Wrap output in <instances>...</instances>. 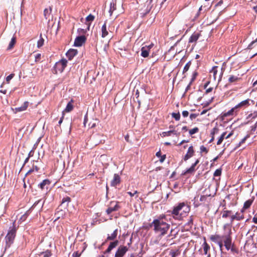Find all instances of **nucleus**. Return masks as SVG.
I'll list each match as a JSON object with an SVG mask.
<instances>
[{
    "label": "nucleus",
    "instance_id": "e2e57ef3",
    "mask_svg": "<svg viewBox=\"0 0 257 257\" xmlns=\"http://www.w3.org/2000/svg\"><path fill=\"white\" fill-rule=\"evenodd\" d=\"M78 31L80 33L83 34H85L87 32V30L83 29H79Z\"/></svg>",
    "mask_w": 257,
    "mask_h": 257
},
{
    "label": "nucleus",
    "instance_id": "680f3d73",
    "mask_svg": "<svg viewBox=\"0 0 257 257\" xmlns=\"http://www.w3.org/2000/svg\"><path fill=\"white\" fill-rule=\"evenodd\" d=\"M160 158V160H159L160 162L161 163H163L166 159V155H162Z\"/></svg>",
    "mask_w": 257,
    "mask_h": 257
},
{
    "label": "nucleus",
    "instance_id": "c756f323",
    "mask_svg": "<svg viewBox=\"0 0 257 257\" xmlns=\"http://www.w3.org/2000/svg\"><path fill=\"white\" fill-rule=\"evenodd\" d=\"M116 9V5L115 2H112L110 3V9L109 10V13L110 15H112V13Z\"/></svg>",
    "mask_w": 257,
    "mask_h": 257
},
{
    "label": "nucleus",
    "instance_id": "09e8293b",
    "mask_svg": "<svg viewBox=\"0 0 257 257\" xmlns=\"http://www.w3.org/2000/svg\"><path fill=\"white\" fill-rule=\"evenodd\" d=\"M200 153H205V154L208 153V150L204 146H201L200 148Z\"/></svg>",
    "mask_w": 257,
    "mask_h": 257
},
{
    "label": "nucleus",
    "instance_id": "7ed1b4c3",
    "mask_svg": "<svg viewBox=\"0 0 257 257\" xmlns=\"http://www.w3.org/2000/svg\"><path fill=\"white\" fill-rule=\"evenodd\" d=\"M190 207L185 202L179 203L173 207L172 210L168 211L174 218L180 220L186 216L190 211Z\"/></svg>",
    "mask_w": 257,
    "mask_h": 257
},
{
    "label": "nucleus",
    "instance_id": "a19ab883",
    "mask_svg": "<svg viewBox=\"0 0 257 257\" xmlns=\"http://www.w3.org/2000/svg\"><path fill=\"white\" fill-rule=\"evenodd\" d=\"M257 117V110L253 111V112L249 114L247 116V118L255 119Z\"/></svg>",
    "mask_w": 257,
    "mask_h": 257
},
{
    "label": "nucleus",
    "instance_id": "8fccbe9b",
    "mask_svg": "<svg viewBox=\"0 0 257 257\" xmlns=\"http://www.w3.org/2000/svg\"><path fill=\"white\" fill-rule=\"evenodd\" d=\"M15 74L12 73L6 77V82L7 83H9L10 80L14 77Z\"/></svg>",
    "mask_w": 257,
    "mask_h": 257
},
{
    "label": "nucleus",
    "instance_id": "2f4dec72",
    "mask_svg": "<svg viewBox=\"0 0 257 257\" xmlns=\"http://www.w3.org/2000/svg\"><path fill=\"white\" fill-rule=\"evenodd\" d=\"M39 255L40 257H50L52 255V253L50 250H47L45 251L40 252Z\"/></svg>",
    "mask_w": 257,
    "mask_h": 257
},
{
    "label": "nucleus",
    "instance_id": "ea45409f",
    "mask_svg": "<svg viewBox=\"0 0 257 257\" xmlns=\"http://www.w3.org/2000/svg\"><path fill=\"white\" fill-rule=\"evenodd\" d=\"M172 116L176 120L178 121L180 119V114L179 112L175 113L173 112L172 114Z\"/></svg>",
    "mask_w": 257,
    "mask_h": 257
},
{
    "label": "nucleus",
    "instance_id": "13d9d810",
    "mask_svg": "<svg viewBox=\"0 0 257 257\" xmlns=\"http://www.w3.org/2000/svg\"><path fill=\"white\" fill-rule=\"evenodd\" d=\"M189 112L187 110H184L182 111V115L184 117H186L189 115Z\"/></svg>",
    "mask_w": 257,
    "mask_h": 257
},
{
    "label": "nucleus",
    "instance_id": "393cba45",
    "mask_svg": "<svg viewBox=\"0 0 257 257\" xmlns=\"http://www.w3.org/2000/svg\"><path fill=\"white\" fill-rule=\"evenodd\" d=\"M73 100H71L70 101H69L67 105L66 108H65L64 110L63 111V113H64V112H69L71 111L73 109Z\"/></svg>",
    "mask_w": 257,
    "mask_h": 257
},
{
    "label": "nucleus",
    "instance_id": "6e6552de",
    "mask_svg": "<svg viewBox=\"0 0 257 257\" xmlns=\"http://www.w3.org/2000/svg\"><path fill=\"white\" fill-rule=\"evenodd\" d=\"M154 44L152 43L149 45H146L143 46L141 48V55L144 58L148 57L150 50L154 47Z\"/></svg>",
    "mask_w": 257,
    "mask_h": 257
},
{
    "label": "nucleus",
    "instance_id": "c85d7f7f",
    "mask_svg": "<svg viewBox=\"0 0 257 257\" xmlns=\"http://www.w3.org/2000/svg\"><path fill=\"white\" fill-rule=\"evenodd\" d=\"M253 200L254 198H252L251 199H248L247 201H246L243 204V207L242 210H243V209H247L249 208L251 205L252 204Z\"/></svg>",
    "mask_w": 257,
    "mask_h": 257
},
{
    "label": "nucleus",
    "instance_id": "2eb2a0df",
    "mask_svg": "<svg viewBox=\"0 0 257 257\" xmlns=\"http://www.w3.org/2000/svg\"><path fill=\"white\" fill-rule=\"evenodd\" d=\"M238 112L236 110L234 107L232 108L230 110H228L227 112H223L221 113V117H222V119H223L224 118L230 116H233L234 115H236L237 114Z\"/></svg>",
    "mask_w": 257,
    "mask_h": 257
},
{
    "label": "nucleus",
    "instance_id": "ddd939ff",
    "mask_svg": "<svg viewBox=\"0 0 257 257\" xmlns=\"http://www.w3.org/2000/svg\"><path fill=\"white\" fill-rule=\"evenodd\" d=\"M121 182V178L118 174H114L112 180L110 182V186L116 187Z\"/></svg>",
    "mask_w": 257,
    "mask_h": 257
},
{
    "label": "nucleus",
    "instance_id": "338daca9",
    "mask_svg": "<svg viewBox=\"0 0 257 257\" xmlns=\"http://www.w3.org/2000/svg\"><path fill=\"white\" fill-rule=\"evenodd\" d=\"M34 150H31V151L29 152V154H28V157L30 158V157H32V156H33V155H34Z\"/></svg>",
    "mask_w": 257,
    "mask_h": 257
},
{
    "label": "nucleus",
    "instance_id": "37998d69",
    "mask_svg": "<svg viewBox=\"0 0 257 257\" xmlns=\"http://www.w3.org/2000/svg\"><path fill=\"white\" fill-rule=\"evenodd\" d=\"M199 130L198 127H195L192 129H191L189 131V133L190 135H192L193 134H195L196 133H197L199 132Z\"/></svg>",
    "mask_w": 257,
    "mask_h": 257
},
{
    "label": "nucleus",
    "instance_id": "423d86ee",
    "mask_svg": "<svg viewBox=\"0 0 257 257\" xmlns=\"http://www.w3.org/2000/svg\"><path fill=\"white\" fill-rule=\"evenodd\" d=\"M218 67L217 66H213L212 69L210 70V73L213 75V77L214 80L218 79V81L221 79L222 76L223 75V72L221 71L220 73H218Z\"/></svg>",
    "mask_w": 257,
    "mask_h": 257
},
{
    "label": "nucleus",
    "instance_id": "bb28decb",
    "mask_svg": "<svg viewBox=\"0 0 257 257\" xmlns=\"http://www.w3.org/2000/svg\"><path fill=\"white\" fill-rule=\"evenodd\" d=\"M28 105L29 102L28 101H25L21 107L15 108V110L16 112L24 111L27 109L28 107Z\"/></svg>",
    "mask_w": 257,
    "mask_h": 257
},
{
    "label": "nucleus",
    "instance_id": "20e7f679",
    "mask_svg": "<svg viewBox=\"0 0 257 257\" xmlns=\"http://www.w3.org/2000/svg\"><path fill=\"white\" fill-rule=\"evenodd\" d=\"M18 228V226H16V221H15L12 223V226L9 227L5 237L6 248H9L14 243Z\"/></svg>",
    "mask_w": 257,
    "mask_h": 257
},
{
    "label": "nucleus",
    "instance_id": "58836bf2",
    "mask_svg": "<svg viewBox=\"0 0 257 257\" xmlns=\"http://www.w3.org/2000/svg\"><path fill=\"white\" fill-rule=\"evenodd\" d=\"M51 10V8L50 9V10H49L48 9H45L44 10V15L46 20H47L49 18V16L50 15Z\"/></svg>",
    "mask_w": 257,
    "mask_h": 257
},
{
    "label": "nucleus",
    "instance_id": "c9c22d12",
    "mask_svg": "<svg viewBox=\"0 0 257 257\" xmlns=\"http://www.w3.org/2000/svg\"><path fill=\"white\" fill-rule=\"evenodd\" d=\"M40 39L37 42V47L38 48H41L44 43V39L42 37V34H40Z\"/></svg>",
    "mask_w": 257,
    "mask_h": 257
},
{
    "label": "nucleus",
    "instance_id": "473e14b6",
    "mask_svg": "<svg viewBox=\"0 0 257 257\" xmlns=\"http://www.w3.org/2000/svg\"><path fill=\"white\" fill-rule=\"evenodd\" d=\"M39 170V168L36 166V165H35L34 164H33L32 165V168L31 169H30L28 172L27 173H26V175H29V174H30L31 173H32V172L35 171V172H38V171Z\"/></svg>",
    "mask_w": 257,
    "mask_h": 257
},
{
    "label": "nucleus",
    "instance_id": "7c9ffc66",
    "mask_svg": "<svg viewBox=\"0 0 257 257\" xmlns=\"http://www.w3.org/2000/svg\"><path fill=\"white\" fill-rule=\"evenodd\" d=\"M50 184V181L48 179L44 180L41 183L39 184V187L43 190L45 188V186L46 185H49Z\"/></svg>",
    "mask_w": 257,
    "mask_h": 257
},
{
    "label": "nucleus",
    "instance_id": "69168bd1",
    "mask_svg": "<svg viewBox=\"0 0 257 257\" xmlns=\"http://www.w3.org/2000/svg\"><path fill=\"white\" fill-rule=\"evenodd\" d=\"M88 121V116H87V115H85V116H84V126H85L86 125V123L87 122V121Z\"/></svg>",
    "mask_w": 257,
    "mask_h": 257
},
{
    "label": "nucleus",
    "instance_id": "0eeeda50",
    "mask_svg": "<svg viewBox=\"0 0 257 257\" xmlns=\"http://www.w3.org/2000/svg\"><path fill=\"white\" fill-rule=\"evenodd\" d=\"M120 208L118 205V202L116 201H111L110 202L109 206L106 209V213L108 214H110L113 211L118 210Z\"/></svg>",
    "mask_w": 257,
    "mask_h": 257
},
{
    "label": "nucleus",
    "instance_id": "6ab92c4d",
    "mask_svg": "<svg viewBox=\"0 0 257 257\" xmlns=\"http://www.w3.org/2000/svg\"><path fill=\"white\" fill-rule=\"evenodd\" d=\"M78 52L77 50L75 49H70L67 51L66 54L67 57L69 59V60H71L73 58V57L76 56Z\"/></svg>",
    "mask_w": 257,
    "mask_h": 257
},
{
    "label": "nucleus",
    "instance_id": "774afa93",
    "mask_svg": "<svg viewBox=\"0 0 257 257\" xmlns=\"http://www.w3.org/2000/svg\"><path fill=\"white\" fill-rule=\"evenodd\" d=\"M64 113H63L62 117L60 118V119L58 122V123L59 125H60L61 124V123L62 122L63 118H64Z\"/></svg>",
    "mask_w": 257,
    "mask_h": 257
},
{
    "label": "nucleus",
    "instance_id": "39448f33",
    "mask_svg": "<svg viewBox=\"0 0 257 257\" xmlns=\"http://www.w3.org/2000/svg\"><path fill=\"white\" fill-rule=\"evenodd\" d=\"M67 63V61L65 59H62L56 63L54 67V73L55 74H57L58 72L61 73L62 72L66 67Z\"/></svg>",
    "mask_w": 257,
    "mask_h": 257
},
{
    "label": "nucleus",
    "instance_id": "b1692460",
    "mask_svg": "<svg viewBox=\"0 0 257 257\" xmlns=\"http://www.w3.org/2000/svg\"><path fill=\"white\" fill-rule=\"evenodd\" d=\"M118 230L117 229H116L113 231L111 235H108L106 241L108 240H114L116 238L117 235Z\"/></svg>",
    "mask_w": 257,
    "mask_h": 257
},
{
    "label": "nucleus",
    "instance_id": "f704fd0d",
    "mask_svg": "<svg viewBox=\"0 0 257 257\" xmlns=\"http://www.w3.org/2000/svg\"><path fill=\"white\" fill-rule=\"evenodd\" d=\"M16 43V38L15 37H13L12 38L11 41L9 43L8 49L10 50V49H12L14 47V45H15Z\"/></svg>",
    "mask_w": 257,
    "mask_h": 257
},
{
    "label": "nucleus",
    "instance_id": "3c124183",
    "mask_svg": "<svg viewBox=\"0 0 257 257\" xmlns=\"http://www.w3.org/2000/svg\"><path fill=\"white\" fill-rule=\"evenodd\" d=\"M221 174V169H216L214 174H213V175L214 176H220Z\"/></svg>",
    "mask_w": 257,
    "mask_h": 257
},
{
    "label": "nucleus",
    "instance_id": "cd10ccee",
    "mask_svg": "<svg viewBox=\"0 0 257 257\" xmlns=\"http://www.w3.org/2000/svg\"><path fill=\"white\" fill-rule=\"evenodd\" d=\"M181 251L179 248L171 249L169 252V255L171 257H176L180 255Z\"/></svg>",
    "mask_w": 257,
    "mask_h": 257
},
{
    "label": "nucleus",
    "instance_id": "9d476101",
    "mask_svg": "<svg viewBox=\"0 0 257 257\" xmlns=\"http://www.w3.org/2000/svg\"><path fill=\"white\" fill-rule=\"evenodd\" d=\"M220 238V235L219 234L211 235L210 236V240L213 242L216 243L219 245L220 250H222V248L224 246V243Z\"/></svg>",
    "mask_w": 257,
    "mask_h": 257
},
{
    "label": "nucleus",
    "instance_id": "f8f14e48",
    "mask_svg": "<svg viewBox=\"0 0 257 257\" xmlns=\"http://www.w3.org/2000/svg\"><path fill=\"white\" fill-rule=\"evenodd\" d=\"M249 105V99H247L241 101L240 103L236 105L234 107L237 111L238 112L240 109L247 107Z\"/></svg>",
    "mask_w": 257,
    "mask_h": 257
},
{
    "label": "nucleus",
    "instance_id": "72a5a7b5",
    "mask_svg": "<svg viewBox=\"0 0 257 257\" xmlns=\"http://www.w3.org/2000/svg\"><path fill=\"white\" fill-rule=\"evenodd\" d=\"M29 210L27 211L24 214H23L19 220V222L20 223L24 221L29 215Z\"/></svg>",
    "mask_w": 257,
    "mask_h": 257
},
{
    "label": "nucleus",
    "instance_id": "1a4fd4ad",
    "mask_svg": "<svg viewBox=\"0 0 257 257\" xmlns=\"http://www.w3.org/2000/svg\"><path fill=\"white\" fill-rule=\"evenodd\" d=\"M128 250V247L126 246H119L115 253L114 257H123Z\"/></svg>",
    "mask_w": 257,
    "mask_h": 257
},
{
    "label": "nucleus",
    "instance_id": "49530a36",
    "mask_svg": "<svg viewBox=\"0 0 257 257\" xmlns=\"http://www.w3.org/2000/svg\"><path fill=\"white\" fill-rule=\"evenodd\" d=\"M71 201V198L69 197H66L63 198V199L62 200V204H64L65 203H67L66 205L68 204L69 202H70Z\"/></svg>",
    "mask_w": 257,
    "mask_h": 257
},
{
    "label": "nucleus",
    "instance_id": "0e129e2a",
    "mask_svg": "<svg viewBox=\"0 0 257 257\" xmlns=\"http://www.w3.org/2000/svg\"><path fill=\"white\" fill-rule=\"evenodd\" d=\"M213 87H209L208 88H206V93H208L211 92L213 90Z\"/></svg>",
    "mask_w": 257,
    "mask_h": 257
},
{
    "label": "nucleus",
    "instance_id": "aec40b11",
    "mask_svg": "<svg viewBox=\"0 0 257 257\" xmlns=\"http://www.w3.org/2000/svg\"><path fill=\"white\" fill-rule=\"evenodd\" d=\"M119 241L118 240H115L113 242H111L108 247V248L106 249V250L105 251L104 253H109L110 252V251L114 248H115L118 244Z\"/></svg>",
    "mask_w": 257,
    "mask_h": 257
},
{
    "label": "nucleus",
    "instance_id": "bf43d9fd",
    "mask_svg": "<svg viewBox=\"0 0 257 257\" xmlns=\"http://www.w3.org/2000/svg\"><path fill=\"white\" fill-rule=\"evenodd\" d=\"M81 255V253H79L78 251H75L73 252L72 256L73 257H80Z\"/></svg>",
    "mask_w": 257,
    "mask_h": 257
},
{
    "label": "nucleus",
    "instance_id": "c03bdc74",
    "mask_svg": "<svg viewBox=\"0 0 257 257\" xmlns=\"http://www.w3.org/2000/svg\"><path fill=\"white\" fill-rule=\"evenodd\" d=\"M191 61H189L188 63H186L185 66L184 67L183 73H186L189 69L190 65H191Z\"/></svg>",
    "mask_w": 257,
    "mask_h": 257
},
{
    "label": "nucleus",
    "instance_id": "dca6fc26",
    "mask_svg": "<svg viewBox=\"0 0 257 257\" xmlns=\"http://www.w3.org/2000/svg\"><path fill=\"white\" fill-rule=\"evenodd\" d=\"M195 151L193 147L192 146H190L188 149L186 154L184 157V160L186 161L189 159L193 157Z\"/></svg>",
    "mask_w": 257,
    "mask_h": 257
},
{
    "label": "nucleus",
    "instance_id": "6e6d98bb",
    "mask_svg": "<svg viewBox=\"0 0 257 257\" xmlns=\"http://www.w3.org/2000/svg\"><path fill=\"white\" fill-rule=\"evenodd\" d=\"M198 116V114H195V113H191L190 116H189V117L191 119V120H193L195 118H196L197 116Z\"/></svg>",
    "mask_w": 257,
    "mask_h": 257
},
{
    "label": "nucleus",
    "instance_id": "5701e85b",
    "mask_svg": "<svg viewBox=\"0 0 257 257\" xmlns=\"http://www.w3.org/2000/svg\"><path fill=\"white\" fill-rule=\"evenodd\" d=\"M200 34L198 33H194L189 39V43L195 42L199 38Z\"/></svg>",
    "mask_w": 257,
    "mask_h": 257
},
{
    "label": "nucleus",
    "instance_id": "f03ea898",
    "mask_svg": "<svg viewBox=\"0 0 257 257\" xmlns=\"http://www.w3.org/2000/svg\"><path fill=\"white\" fill-rule=\"evenodd\" d=\"M154 227L155 232L160 233L161 235L166 234L170 228V225L167 223L165 215H160L150 224Z\"/></svg>",
    "mask_w": 257,
    "mask_h": 257
},
{
    "label": "nucleus",
    "instance_id": "4d7b16f0",
    "mask_svg": "<svg viewBox=\"0 0 257 257\" xmlns=\"http://www.w3.org/2000/svg\"><path fill=\"white\" fill-rule=\"evenodd\" d=\"M249 137V135H246L244 138H243L241 141L239 142V145H240L242 144L245 143L246 139Z\"/></svg>",
    "mask_w": 257,
    "mask_h": 257
},
{
    "label": "nucleus",
    "instance_id": "a18cd8bd",
    "mask_svg": "<svg viewBox=\"0 0 257 257\" xmlns=\"http://www.w3.org/2000/svg\"><path fill=\"white\" fill-rule=\"evenodd\" d=\"M230 213H231V210H224L223 212L222 217L223 218H227L229 216V215Z\"/></svg>",
    "mask_w": 257,
    "mask_h": 257
},
{
    "label": "nucleus",
    "instance_id": "052dcab7",
    "mask_svg": "<svg viewBox=\"0 0 257 257\" xmlns=\"http://www.w3.org/2000/svg\"><path fill=\"white\" fill-rule=\"evenodd\" d=\"M193 217L192 216H191L189 218V220L188 222V225H191L193 224Z\"/></svg>",
    "mask_w": 257,
    "mask_h": 257
},
{
    "label": "nucleus",
    "instance_id": "603ef678",
    "mask_svg": "<svg viewBox=\"0 0 257 257\" xmlns=\"http://www.w3.org/2000/svg\"><path fill=\"white\" fill-rule=\"evenodd\" d=\"M35 62H39L41 59V54L40 53L36 54L35 55Z\"/></svg>",
    "mask_w": 257,
    "mask_h": 257
},
{
    "label": "nucleus",
    "instance_id": "412c9836",
    "mask_svg": "<svg viewBox=\"0 0 257 257\" xmlns=\"http://www.w3.org/2000/svg\"><path fill=\"white\" fill-rule=\"evenodd\" d=\"M204 240H205V238H204ZM202 247L203 249V251L204 254L207 255V257H210V254L208 253V251H209L210 247L209 245L207 243L206 240L204 241L202 244Z\"/></svg>",
    "mask_w": 257,
    "mask_h": 257
},
{
    "label": "nucleus",
    "instance_id": "de8ad7c7",
    "mask_svg": "<svg viewBox=\"0 0 257 257\" xmlns=\"http://www.w3.org/2000/svg\"><path fill=\"white\" fill-rule=\"evenodd\" d=\"M94 16L91 14H89L86 18V21L87 22H92L94 20Z\"/></svg>",
    "mask_w": 257,
    "mask_h": 257
},
{
    "label": "nucleus",
    "instance_id": "864d4df0",
    "mask_svg": "<svg viewBox=\"0 0 257 257\" xmlns=\"http://www.w3.org/2000/svg\"><path fill=\"white\" fill-rule=\"evenodd\" d=\"M210 196V195H203L200 197V201L201 202H205L207 197Z\"/></svg>",
    "mask_w": 257,
    "mask_h": 257
},
{
    "label": "nucleus",
    "instance_id": "4c0bfd02",
    "mask_svg": "<svg viewBox=\"0 0 257 257\" xmlns=\"http://www.w3.org/2000/svg\"><path fill=\"white\" fill-rule=\"evenodd\" d=\"M226 132H224L221 134V135L219 138L218 141L217 142V145H219L222 143L223 140H224V139H225V136L226 135Z\"/></svg>",
    "mask_w": 257,
    "mask_h": 257
},
{
    "label": "nucleus",
    "instance_id": "a211bd4d",
    "mask_svg": "<svg viewBox=\"0 0 257 257\" xmlns=\"http://www.w3.org/2000/svg\"><path fill=\"white\" fill-rule=\"evenodd\" d=\"M253 48L256 49V52L251 57V58H253L255 56L257 55V38L255 40L252 41L248 46L247 49L251 50Z\"/></svg>",
    "mask_w": 257,
    "mask_h": 257
},
{
    "label": "nucleus",
    "instance_id": "f3484780",
    "mask_svg": "<svg viewBox=\"0 0 257 257\" xmlns=\"http://www.w3.org/2000/svg\"><path fill=\"white\" fill-rule=\"evenodd\" d=\"M243 210H241V213L236 212L235 214L231 216V223H232L234 220L239 221L244 218V215L242 214Z\"/></svg>",
    "mask_w": 257,
    "mask_h": 257
},
{
    "label": "nucleus",
    "instance_id": "5fc2aeb1",
    "mask_svg": "<svg viewBox=\"0 0 257 257\" xmlns=\"http://www.w3.org/2000/svg\"><path fill=\"white\" fill-rule=\"evenodd\" d=\"M139 193V192L137 190L135 191L134 193H132V192H127V194H128L132 197L134 196L135 195H137Z\"/></svg>",
    "mask_w": 257,
    "mask_h": 257
},
{
    "label": "nucleus",
    "instance_id": "e433bc0d",
    "mask_svg": "<svg viewBox=\"0 0 257 257\" xmlns=\"http://www.w3.org/2000/svg\"><path fill=\"white\" fill-rule=\"evenodd\" d=\"M172 134L177 135V133L174 130L169 131L168 132H164L162 133L164 137H168L171 135Z\"/></svg>",
    "mask_w": 257,
    "mask_h": 257
},
{
    "label": "nucleus",
    "instance_id": "f257e3e1",
    "mask_svg": "<svg viewBox=\"0 0 257 257\" xmlns=\"http://www.w3.org/2000/svg\"><path fill=\"white\" fill-rule=\"evenodd\" d=\"M224 231L222 235H220V239L224 243L227 250H230L232 253H238V249L235 247L232 239V231L231 225L225 224L223 226Z\"/></svg>",
    "mask_w": 257,
    "mask_h": 257
},
{
    "label": "nucleus",
    "instance_id": "a878e982",
    "mask_svg": "<svg viewBox=\"0 0 257 257\" xmlns=\"http://www.w3.org/2000/svg\"><path fill=\"white\" fill-rule=\"evenodd\" d=\"M241 80V77L235 75H230L228 78V82L230 83L237 82Z\"/></svg>",
    "mask_w": 257,
    "mask_h": 257
},
{
    "label": "nucleus",
    "instance_id": "9b49d317",
    "mask_svg": "<svg viewBox=\"0 0 257 257\" xmlns=\"http://www.w3.org/2000/svg\"><path fill=\"white\" fill-rule=\"evenodd\" d=\"M86 38L85 36L77 37L74 41V45L76 47H80L85 43Z\"/></svg>",
    "mask_w": 257,
    "mask_h": 257
},
{
    "label": "nucleus",
    "instance_id": "79ce46f5",
    "mask_svg": "<svg viewBox=\"0 0 257 257\" xmlns=\"http://www.w3.org/2000/svg\"><path fill=\"white\" fill-rule=\"evenodd\" d=\"M219 132V128L217 126H215L211 131L210 135L214 137L215 134H217Z\"/></svg>",
    "mask_w": 257,
    "mask_h": 257
},
{
    "label": "nucleus",
    "instance_id": "4468645a",
    "mask_svg": "<svg viewBox=\"0 0 257 257\" xmlns=\"http://www.w3.org/2000/svg\"><path fill=\"white\" fill-rule=\"evenodd\" d=\"M199 163V160L197 159L195 163H193L189 169H187L185 172L182 173L181 175L184 176L187 174H192L194 173L195 171V167Z\"/></svg>",
    "mask_w": 257,
    "mask_h": 257
},
{
    "label": "nucleus",
    "instance_id": "4be33fe9",
    "mask_svg": "<svg viewBox=\"0 0 257 257\" xmlns=\"http://www.w3.org/2000/svg\"><path fill=\"white\" fill-rule=\"evenodd\" d=\"M101 37L102 38H105L108 35V32L107 30L106 27V21H105L104 24L102 25L101 27Z\"/></svg>",
    "mask_w": 257,
    "mask_h": 257
}]
</instances>
